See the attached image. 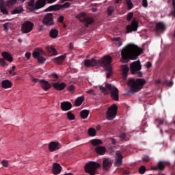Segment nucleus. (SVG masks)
Listing matches in <instances>:
<instances>
[{"mask_svg": "<svg viewBox=\"0 0 175 175\" xmlns=\"http://www.w3.org/2000/svg\"><path fill=\"white\" fill-rule=\"evenodd\" d=\"M111 62H113V58L110 55H105L99 60L91 59H85L84 61L85 66H86L88 68L90 66H98V65H102V66L104 67V69L107 72V79H110L111 75H113V67L111 66Z\"/></svg>", "mask_w": 175, "mask_h": 175, "instance_id": "1", "label": "nucleus"}, {"mask_svg": "<svg viewBox=\"0 0 175 175\" xmlns=\"http://www.w3.org/2000/svg\"><path fill=\"white\" fill-rule=\"evenodd\" d=\"M143 53V49L137 45L130 44L126 47L123 48L121 52L122 59L125 62L137 59V57Z\"/></svg>", "mask_w": 175, "mask_h": 175, "instance_id": "2", "label": "nucleus"}, {"mask_svg": "<svg viewBox=\"0 0 175 175\" xmlns=\"http://www.w3.org/2000/svg\"><path fill=\"white\" fill-rule=\"evenodd\" d=\"M46 1L47 3H54L57 0H38L35 4V0H30L28 3L27 9L30 10V12H33V10H36L38 9H42L44 6H46Z\"/></svg>", "mask_w": 175, "mask_h": 175, "instance_id": "3", "label": "nucleus"}, {"mask_svg": "<svg viewBox=\"0 0 175 175\" xmlns=\"http://www.w3.org/2000/svg\"><path fill=\"white\" fill-rule=\"evenodd\" d=\"M146 84V79H137L136 80L132 79L128 81L129 87H131L132 92H137L140 91Z\"/></svg>", "mask_w": 175, "mask_h": 175, "instance_id": "4", "label": "nucleus"}, {"mask_svg": "<svg viewBox=\"0 0 175 175\" xmlns=\"http://www.w3.org/2000/svg\"><path fill=\"white\" fill-rule=\"evenodd\" d=\"M100 167V164L95 161H90L85 166V170L86 173L90 175L96 174V170Z\"/></svg>", "mask_w": 175, "mask_h": 175, "instance_id": "5", "label": "nucleus"}, {"mask_svg": "<svg viewBox=\"0 0 175 175\" xmlns=\"http://www.w3.org/2000/svg\"><path fill=\"white\" fill-rule=\"evenodd\" d=\"M43 55H44V51H43V49L39 48H36L32 53V56L33 58L38 59L39 64H44L46 62V58Z\"/></svg>", "mask_w": 175, "mask_h": 175, "instance_id": "6", "label": "nucleus"}, {"mask_svg": "<svg viewBox=\"0 0 175 175\" xmlns=\"http://www.w3.org/2000/svg\"><path fill=\"white\" fill-rule=\"evenodd\" d=\"M106 89L109 90L111 92V98L113 99V100H116V102H118L120 100V97L118 94V89L116 88L114 85L107 83L105 85Z\"/></svg>", "mask_w": 175, "mask_h": 175, "instance_id": "7", "label": "nucleus"}, {"mask_svg": "<svg viewBox=\"0 0 175 175\" xmlns=\"http://www.w3.org/2000/svg\"><path fill=\"white\" fill-rule=\"evenodd\" d=\"M77 18H78L81 23H84L86 28H88L89 25L94 23V18L92 17H87L85 13L84 12H81V14L77 15Z\"/></svg>", "mask_w": 175, "mask_h": 175, "instance_id": "8", "label": "nucleus"}, {"mask_svg": "<svg viewBox=\"0 0 175 175\" xmlns=\"http://www.w3.org/2000/svg\"><path fill=\"white\" fill-rule=\"evenodd\" d=\"M117 110H118V108L116 104L113 105L112 106L108 108L106 113V116L107 119L109 121H113V120L116 118V116H117Z\"/></svg>", "mask_w": 175, "mask_h": 175, "instance_id": "9", "label": "nucleus"}, {"mask_svg": "<svg viewBox=\"0 0 175 175\" xmlns=\"http://www.w3.org/2000/svg\"><path fill=\"white\" fill-rule=\"evenodd\" d=\"M42 24L45 25V27H51V25H54V16L52 13H48L44 15L42 19Z\"/></svg>", "mask_w": 175, "mask_h": 175, "instance_id": "10", "label": "nucleus"}, {"mask_svg": "<svg viewBox=\"0 0 175 175\" xmlns=\"http://www.w3.org/2000/svg\"><path fill=\"white\" fill-rule=\"evenodd\" d=\"M139 28V23L136 21V19H133L130 25L126 27V33H131L132 32H136Z\"/></svg>", "mask_w": 175, "mask_h": 175, "instance_id": "11", "label": "nucleus"}, {"mask_svg": "<svg viewBox=\"0 0 175 175\" xmlns=\"http://www.w3.org/2000/svg\"><path fill=\"white\" fill-rule=\"evenodd\" d=\"M33 29V23L31 21H26L22 25L21 31L23 33H29Z\"/></svg>", "mask_w": 175, "mask_h": 175, "instance_id": "12", "label": "nucleus"}, {"mask_svg": "<svg viewBox=\"0 0 175 175\" xmlns=\"http://www.w3.org/2000/svg\"><path fill=\"white\" fill-rule=\"evenodd\" d=\"M142 70V64H140V61L133 62L130 65V70L132 75H135L137 73L139 70Z\"/></svg>", "mask_w": 175, "mask_h": 175, "instance_id": "13", "label": "nucleus"}, {"mask_svg": "<svg viewBox=\"0 0 175 175\" xmlns=\"http://www.w3.org/2000/svg\"><path fill=\"white\" fill-rule=\"evenodd\" d=\"M70 3L69 2H66L63 5H51L48 8L45 10L46 12H53V10H59L62 8H66L68 9V8H70Z\"/></svg>", "mask_w": 175, "mask_h": 175, "instance_id": "14", "label": "nucleus"}, {"mask_svg": "<svg viewBox=\"0 0 175 175\" xmlns=\"http://www.w3.org/2000/svg\"><path fill=\"white\" fill-rule=\"evenodd\" d=\"M166 31V25L163 22H158L156 23V29H154V32L157 35H161V33H163Z\"/></svg>", "mask_w": 175, "mask_h": 175, "instance_id": "15", "label": "nucleus"}, {"mask_svg": "<svg viewBox=\"0 0 175 175\" xmlns=\"http://www.w3.org/2000/svg\"><path fill=\"white\" fill-rule=\"evenodd\" d=\"M116 157L114 165L118 167L121 166L122 165V159H124V157L120 151L116 152Z\"/></svg>", "mask_w": 175, "mask_h": 175, "instance_id": "16", "label": "nucleus"}, {"mask_svg": "<svg viewBox=\"0 0 175 175\" xmlns=\"http://www.w3.org/2000/svg\"><path fill=\"white\" fill-rule=\"evenodd\" d=\"M111 159L109 158H105L103 160V169L104 170H109L111 167Z\"/></svg>", "mask_w": 175, "mask_h": 175, "instance_id": "17", "label": "nucleus"}, {"mask_svg": "<svg viewBox=\"0 0 175 175\" xmlns=\"http://www.w3.org/2000/svg\"><path fill=\"white\" fill-rule=\"evenodd\" d=\"M49 150L51 152H53V151H57V150H59V143L51 142L49 144Z\"/></svg>", "mask_w": 175, "mask_h": 175, "instance_id": "18", "label": "nucleus"}, {"mask_svg": "<svg viewBox=\"0 0 175 175\" xmlns=\"http://www.w3.org/2000/svg\"><path fill=\"white\" fill-rule=\"evenodd\" d=\"M62 170V167L59 163H54L53 164V173L55 175L59 174Z\"/></svg>", "mask_w": 175, "mask_h": 175, "instance_id": "19", "label": "nucleus"}, {"mask_svg": "<svg viewBox=\"0 0 175 175\" xmlns=\"http://www.w3.org/2000/svg\"><path fill=\"white\" fill-rule=\"evenodd\" d=\"M52 87H53L55 90H57V91H62V90H65V88L66 87V83H59L58 82L53 83Z\"/></svg>", "mask_w": 175, "mask_h": 175, "instance_id": "20", "label": "nucleus"}, {"mask_svg": "<svg viewBox=\"0 0 175 175\" xmlns=\"http://www.w3.org/2000/svg\"><path fill=\"white\" fill-rule=\"evenodd\" d=\"M61 109L63 111H68L72 109V103L66 101L61 103Z\"/></svg>", "mask_w": 175, "mask_h": 175, "instance_id": "21", "label": "nucleus"}, {"mask_svg": "<svg viewBox=\"0 0 175 175\" xmlns=\"http://www.w3.org/2000/svg\"><path fill=\"white\" fill-rule=\"evenodd\" d=\"M40 83L41 84L42 88L44 91H49V89L51 88V85L49 83V81L46 80H44V79L40 80Z\"/></svg>", "mask_w": 175, "mask_h": 175, "instance_id": "22", "label": "nucleus"}, {"mask_svg": "<svg viewBox=\"0 0 175 175\" xmlns=\"http://www.w3.org/2000/svg\"><path fill=\"white\" fill-rule=\"evenodd\" d=\"M128 72H129V66L128 65L122 66V75L123 76V80H126L128 77Z\"/></svg>", "mask_w": 175, "mask_h": 175, "instance_id": "23", "label": "nucleus"}, {"mask_svg": "<svg viewBox=\"0 0 175 175\" xmlns=\"http://www.w3.org/2000/svg\"><path fill=\"white\" fill-rule=\"evenodd\" d=\"M13 85V83L12 81L5 79L1 81V87L2 88H4V90H8V88H12V86Z\"/></svg>", "mask_w": 175, "mask_h": 175, "instance_id": "24", "label": "nucleus"}, {"mask_svg": "<svg viewBox=\"0 0 175 175\" xmlns=\"http://www.w3.org/2000/svg\"><path fill=\"white\" fill-rule=\"evenodd\" d=\"M66 58V55H62L61 56H59L57 57H55L53 59L54 64H57L58 65H61L64 61H65V59Z\"/></svg>", "mask_w": 175, "mask_h": 175, "instance_id": "25", "label": "nucleus"}, {"mask_svg": "<svg viewBox=\"0 0 175 175\" xmlns=\"http://www.w3.org/2000/svg\"><path fill=\"white\" fill-rule=\"evenodd\" d=\"M95 151L98 155H105L106 154V147L97 146L95 148Z\"/></svg>", "mask_w": 175, "mask_h": 175, "instance_id": "26", "label": "nucleus"}, {"mask_svg": "<svg viewBox=\"0 0 175 175\" xmlns=\"http://www.w3.org/2000/svg\"><path fill=\"white\" fill-rule=\"evenodd\" d=\"M90 144H92V146H93V147H99L100 146H102V144H103V142H102V140L100 139H93L90 140Z\"/></svg>", "mask_w": 175, "mask_h": 175, "instance_id": "27", "label": "nucleus"}, {"mask_svg": "<svg viewBox=\"0 0 175 175\" xmlns=\"http://www.w3.org/2000/svg\"><path fill=\"white\" fill-rule=\"evenodd\" d=\"M2 57L4 58V59H6V61H8L9 62H13V57H12V55L8 52H3L1 53Z\"/></svg>", "mask_w": 175, "mask_h": 175, "instance_id": "28", "label": "nucleus"}, {"mask_svg": "<svg viewBox=\"0 0 175 175\" xmlns=\"http://www.w3.org/2000/svg\"><path fill=\"white\" fill-rule=\"evenodd\" d=\"M80 116L83 120H85L86 118H88V116H90V111L83 109L81 111Z\"/></svg>", "mask_w": 175, "mask_h": 175, "instance_id": "29", "label": "nucleus"}, {"mask_svg": "<svg viewBox=\"0 0 175 175\" xmlns=\"http://www.w3.org/2000/svg\"><path fill=\"white\" fill-rule=\"evenodd\" d=\"M49 35L52 39H55L58 36V30L56 29H52L50 31Z\"/></svg>", "mask_w": 175, "mask_h": 175, "instance_id": "30", "label": "nucleus"}, {"mask_svg": "<svg viewBox=\"0 0 175 175\" xmlns=\"http://www.w3.org/2000/svg\"><path fill=\"white\" fill-rule=\"evenodd\" d=\"M84 102V96L78 97L75 100V106L79 107Z\"/></svg>", "mask_w": 175, "mask_h": 175, "instance_id": "31", "label": "nucleus"}, {"mask_svg": "<svg viewBox=\"0 0 175 175\" xmlns=\"http://www.w3.org/2000/svg\"><path fill=\"white\" fill-rule=\"evenodd\" d=\"M46 50L52 55H57V50L54 49L53 46H46Z\"/></svg>", "mask_w": 175, "mask_h": 175, "instance_id": "32", "label": "nucleus"}, {"mask_svg": "<svg viewBox=\"0 0 175 175\" xmlns=\"http://www.w3.org/2000/svg\"><path fill=\"white\" fill-rule=\"evenodd\" d=\"M88 133L89 136L94 137V136H96V130L94 128H90L88 131Z\"/></svg>", "mask_w": 175, "mask_h": 175, "instance_id": "33", "label": "nucleus"}, {"mask_svg": "<svg viewBox=\"0 0 175 175\" xmlns=\"http://www.w3.org/2000/svg\"><path fill=\"white\" fill-rule=\"evenodd\" d=\"M113 42H116L115 44L118 46V47H121V46H122V41L121 40V38L120 37L114 38Z\"/></svg>", "mask_w": 175, "mask_h": 175, "instance_id": "34", "label": "nucleus"}, {"mask_svg": "<svg viewBox=\"0 0 175 175\" xmlns=\"http://www.w3.org/2000/svg\"><path fill=\"white\" fill-rule=\"evenodd\" d=\"M14 70H16V66H12L11 69L8 70L9 75H12V76H16V75H17V72H16V71Z\"/></svg>", "mask_w": 175, "mask_h": 175, "instance_id": "35", "label": "nucleus"}, {"mask_svg": "<svg viewBox=\"0 0 175 175\" xmlns=\"http://www.w3.org/2000/svg\"><path fill=\"white\" fill-rule=\"evenodd\" d=\"M159 170H165V162L159 161L157 164Z\"/></svg>", "mask_w": 175, "mask_h": 175, "instance_id": "36", "label": "nucleus"}, {"mask_svg": "<svg viewBox=\"0 0 175 175\" xmlns=\"http://www.w3.org/2000/svg\"><path fill=\"white\" fill-rule=\"evenodd\" d=\"M67 118L70 120V121H73V120H75L76 117L75 116V115L73 113H72L71 111H68L67 113Z\"/></svg>", "mask_w": 175, "mask_h": 175, "instance_id": "37", "label": "nucleus"}, {"mask_svg": "<svg viewBox=\"0 0 175 175\" xmlns=\"http://www.w3.org/2000/svg\"><path fill=\"white\" fill-rule=\"evenodd\" d=\"M23 12V7H18L12 11V14H19Z\"/></svg>", "mask_w": 175, "mask_h": 175, "instance_id": "38", "label": "nucleus"}, {"mask_svg": "<svg viewBox=\"0 0 175 175\" xmlns=\"http://www.w3.org/2000/svg\"><path fill=\"white\" fill-rule=\"evenodd\" d=\"M126 3L127 5V8L129 10H131V9H133V3H132L131 0H126Z\"/></svg>", "mask_w": 175, "mask_h": 175, "instance_id": "39", "label": "nucleus"}, {"mask_svg": "<svg viewBox=\"0 0 175 175\" xmlns=\"http://www.w3.org/2000/svg\"><path fill=\"white\" fill-rule=\"evenodd\" d=\"M114 13V7L113 6H109L107 8V14L108 16H111Z\"/></svg>", "mask_w": 175, "mask_h": 175, "instance_id": "40", "label": "nucleus"}, {"mask_svg": "<svg viewBox=\"0 0 175 175\" xmlns=\"http://www.w3.org/2000/svg\"><path fill=\"white\" fill-rule=\"evenodd\" d=\"M139 173L140 174H144L146 173V167L144 165H142L139 169Z\"/></svg>", "mask_w": 175, "mask_h": 175, "instance_id": "41", "label": "nucleus"}, {"mask_svg": "<svg viewBox=\"0 0 175 175\" xmlns=\"http://www.w3.org/2000/svg\"><path fill=\"white\" fill-rule=\"evenodd\" d=\"M1 165L3 167H9V161L8 160L1 161Z\"/></svg>", "mask_w": 175, "mask_h": 175, "instance_id": "42", "label": "nucleus"}, {"mask_svg": "<svg viewBox=\"0 0 175 175\" xmlns=\"http://www.w3.org/2000/svg\"><path fill=\"white\" fill-rule=\"evenodd\" d=\"M51 80H52V81H58V79H59V77H58V75H57V74H52L51 75Z\"/></svg>", "mask_w": 175, "mask_h": 175, "instance_id": "43", "label": "nucleus"}, {"mask_svg": "<svg viewBox=\"0 0 175 175\" xmlns=\"http://www.w3.org/2000/svg\"><path fill=\"white\" fill-rule=\"evenodd\" d=\"M132 18H133V12H129L128 14H127V21H132Z\"/></svg>", "mask_w": 175, "mask_h": 175, "instance_id": "44", "label": "nucleus"}, {"mask_svg": "<svg viewBox=\"0 0 175 175\" xmlns=\"http://www.w3.org/2000/svg\"><path fill=\"white\" fill-rule=\"evenodd\" d=\"M0 66H8V64L5 62V59H0Z\"/></svg>", "mask_w": 175, "mask_h": 175, "instance_id": "45", "label": "nucleus"}, {"mask_svg": "<svg viewBox=\"0 0 175 175\" xmlns=\"http://www.w3.org/2000/svg\"><path fill=\"white\" fill-rule=\"evenodd\" d=\"M0 10L3 14H8V10L2 5H1Z\"/></svg>", "mask_w": 175, "mask_h": 175, "instance_id": "46", "label": "nucleus"}, {"mask_svg": "<svg viewBox=\"0 0 175 175\" xmlns=\"http://www.w3.org/2000/svg\"><path fill=\"white\" fill-rule=\"evenodd\" d=\"M171 14H175V0H172V10L171 12Z\"/></svg>", "mask_w": 175, "mask_h": 175, "instance_id": "47", "label": "nucleus"}, {"mask_svg": "<svg viewBox=\"0 0 175 175\" xmlns=\"http://www.w3.org/2000/svg\"><path fill=\"white\" fill-rule=\"evenodd\" d=\"M142 161H144V162H148L150 161V157L148 155H144L142 157Z\"/></svg>", "mask_w": 175, "mask_h": 175, "instance_id": "48", "label": "nucleus"}, {"mask_svg": "<svg viewBox=\"0 0 175 175\" xmlns=\"http://www.w3.org/2000/svg\"><path fill=\"white\" fill-rule=\"evenodd\" d=\"M121 140H126V134L125 133H122L120 135Z\"/></svg>", "mask_w": 175, "mask_h": 175, "instance_id": "49", "label": "nucleus"}, {"mask_svg": "<svg viewBox=\"0 0 175 175\" xmlns=\"http://www.w3.org/2000/svg\"><path fill=\"white\" fill-rule=\"evenodd\" d=\"M9 25H10L9 23H6L3 25L4 31H9Z\"/></svg>", "mask_w": 175, "mask_h": 175, "instance_id": "50", "label": "nucleus"}, {"mask_svg": "<svg viewBox=\"0 0 175 175\" xmlns=\"http://www.w3.org/2000/svg\"><path fill=\"white\" fill-rule=\"evenodd\" d=\"M99 88H100V90L102 91V92H104V94H108L107 89H106V88L103 86H100Z\"/></svg>", "mask_w": 175, "mask_h": 175, "instance_id": "51", "label": "nucleus"}, {"mask_svg": "<svg viewBox=\"0 0 175 175\" xmlns=\"http://www.w3.org/2000/svg\"><path fill=\"white\" fill-rule=\"evenodd\" d=\"M164 84H165V85H167V87H172V85H173V81L169 82L168 81H165L164 82Z\"/></svg>", "mask_w": 175, "mask_h": 175, "instance_id": "52", "label": "nucleus"}, {"mask_svg": "<svg viewBox=\"0 0 175 175\" xmlns=\"http://www.w3.org/2000/svg\"><path fill=\"white\" fill-rule=\"evenodd\" d=\"M17 1H18V0H9V1H8V5H14V3H16V2H17Z\"/></svg>", "mask_w": 175, "mask_h": 175, "instance_id": "53", "label": "nucleus"}, {"mask_svg": "<svg viewBox=\"0 0 175 175\" xmlns=\"http://www.w3.org/2000/svg\"><path fill=\"white\" fill-rule=\"evenodd\" d=\"M142 6H144V8H147V6H148L147 0H142Z\"/></svg>", "mask_w": 175, "mask_h": 175, "instance_id": "54", "label": "nucleus"}, {"mask_svg": "<svg viewBox=\"0 0 175 175\" xmlns=\"http://www.w3.org/2000/svg\"><path fill=\"white\" fill-rule=\"evenodd\" d=\"M25 57L27 58V60L28 61L31 58V53L27 52L25 54Z\"/></svg>", "mask_w": 175, "mask_h": 175, "instance_id": "55", "label": "nucleus"}, {"mask_svg": "<svg viewBox=\"0 0 175 175\" xmlns=\"http://www.w3.org/2000/svg\"><path fill=\"white\" fill-rule=\"evenodd\" d=\"M68 91H70V92H73V91H75V85H70L68 87Z\"/></svg>", "mask_w": 175, "mask_h": 175, "instance_id": "56", "label": "nucleus"}, {"mask_svg": "<svg viewBox=\"0 0 175 175\" xmlns=\"http://www.w3.org/2000/svg\"><path fill=\"white\" fill-rule=\"evenodd\" d=\"M87 94H90V95H95V91L92 89H90L87 92Z\"/></svg>", "mask_w": 175, "mask_h": 175, "instance_id": "57", "label": "nucleus"}, {"mask_svg": "<svg viewBox=\"0 0 175 175\" xmlns=\"http://www.w3.org/2000/svg\"><path fill=\"white\" fill-rule=\"evenodd\" d=\"M154 84L156 85H162V82L161 81V80L158 79L157 81H155Z\"/></svg>", "mask_w": 175, "mask_h": 175, "instance_id": "58", "label": "nucleus"}, {"mask_svg": "<svg viewBox=\"0 0 175 175\" xmlns=\"http://www.w3.org/2000/svg\"><path fill=\"white\" fill-rule=\"evenodd\" d=\"M157 122L159 123V125H163V120L159 119V120H157Z\"/></svg>", "mask_w": 175, "mask_h": 175, "instance_id": "59", "label": "nucleus"}, {"mask_svg": "<svg viewBox=\"0 0 175 175\" xmlns=\"http://www.w3.org/2000/svg\"><path fill=\"white\" fill-rule=\"evenodd\" d=\"M59 23H64V16H59Z\"/></svg>", "mask_w": 175, "mask_h": 175, "instance_id": "60", "label": "nucleus"}, {"mask_svg": "<svg viewBox=\"0 0 175 175\" xmlns=\"http://www.w3.org/2000/svg\"><path fill=\"white\" fill-rule=\"evenodd\" d=\"M38 81H39V83H40V80H39V79H36V78L33 79V83H38Z\"/></svg>", "mask_w": 175, "mask_h": 175, "instance_id": "61", "label": "nucleus"}, {"mask_svg": "<svg viewBox=\"0 0 175 175\" xmlns=\"http://www.w3.org/2000/svg\"><path fill=\"white\" fill-rule=\"evenodd\" d=\"M137 75L138 77H142V76H143V72H137Z\"/></svg>", "mask_w": 175, "mask_h": 175, "instance_id": "62", "label": "nucleus"}, {"mask_svg": "<svg viewBox=\"0 0 175 175\" xmlns=\"http://www.w3.org/2000/svg\"><path fill=\"white\" fill-rule=\"evenodd\" d=\"M151 62H148L147 63H146V68H151Z\"/></svg>", "mask_w": 175, "mask_h": 175, "instance_id": "63", "label": "nucleus"}, {"mask_svg": "<svg viewBox=\"0 0 175 175\" xmlns=\"http://www.w3.org/2000/svg\"><path fill=\"white\" fill-rule=\"evenodd\" d=\"M102 126L100 125H97L96 127V131H100Z\"/></svg>", "mask_w": 175, "mask_h": 175, "instance_id": "64", "label": "nucleus"}]
</instances>
